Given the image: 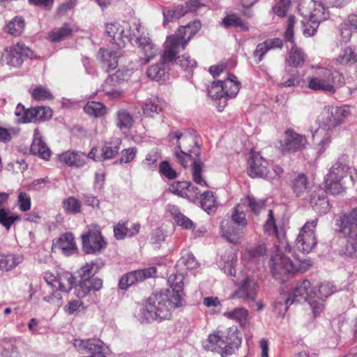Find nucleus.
<instances>
[{"label":"nucleus","instance_id":"obj_1","mask_svg":"<svg viewBox=\"0 0 357 357\" xmlns=\"http://www.w3.org/2000/svg\"><path fill=\"white\" fill-rule=\"evenodd\" d=\"M242 344L241 333L236 326L218 328L210 333L203 342V348L207 351L227 357L234 354Z\"/></svg>","mask_w":357,"mask_h":357},{"label":"nucleus","instance_id":"obj_2","mask_svg":"<svg viewBox=\"0 0 357 357\" xmlns=\"http://www.w3.org/2000/svg\"><path fill=\"white\" fill-rule=\"evenodd\" d=\"M181 305V298L177 294H156L147 299L142 314L146 322H160L170 319L172 311Z\"/></svg>","mask_w":357,"mask_h":357},{"label":"nucleus","instance_id":"obj_3","mask_svg":"<svg viewBox=\"0 0 357 357\" xmlns=\"http://www.w3.org/2000/svg\"><path fill=\"white\" fill-rule=\"evenodd\" d=\"M169 137L170 140L176 139V146L174 149V155L184 168L189 165L193 158H199L201 146L192 135L172 132L169 133Z\"/></svg>","mask_w":357,"mask_h":357},{"label":"nucleus","instance_id":"obj_4","mask_svg":"<svg viewBox=\"0 0 357 357\" xmlns=\"http://www.w3.org/2000/svg\"><path fill=\"white\" fill-rule=\"evenodd\" d=\"M306 80L309 89L330 94H334L337 89L344 84L342 74L333 73L331 70L322 67H318L315 74L307 77Z\"/></svg>","mask_w":357,"mask_h":357},{"label":"nucleus","instance_id":"obj_5","mask_svg":"<svg viewBox=\"0 0 357 357\" xmlns=\"http://www.w3.org/2000/svg\"><path fill=\"white\" fill-rule=\"evenodd\" d=\"M248 225V221L243 207L237 204L233 210L231 219H224L220 223L221 236L229 243L237 245L241 243L243 230Z\"/></svg>","mask_w":357,"mask_h":357},{"label":"nucleus","instance_id":"obj_6","mask_svg":"<svg viewBox=\"0 0 357 357\" xmlns=\"http://www.w3.org/2000/svg\"><path fill=\"white\" fill-rule=\"evenodd\" d=\"M277 252L271 259V271L275 279L284 282L294 275V261L283 254V251L291 252V248L287 241H282L275 245Z\"/></svg>","mask_w":357,"mask_h":357},{"label":"nucleus","instance_id":"obj_7","mask_svg":"<svg viewBox=\"0 0 357 357\" xmlns=\"http://www.w3.org/2000/svg\"><path fill=\"white\" fill-rule=\"evenodd\" d=\"M336 225L340 232L351 239L357 241V208L352 209L349 213L340 215L336 220ZM341 255L349 257L357 256V243L348 242L345 248L340 250Z\"/></svg>","mask_w":357,"mask_h":357},{"label":"nucleus","instance_id":"obj_8","mask_svg":"<svg viewBox=\"0 0 357 357\" xmlns=\"http://www.w3.org/2000/svg\"><path fill=\"white\" fill-rule=\"evenodd\" d=\"M303 8L302 7L300 9L302 15L306 18L303 22V34L305 36H312L317 31L320 22L329 18V13L321 3L313 1L309 3V12L304 10Z\"/></svg>","mask_w":357,"mask_h":357},{"label":"nucleus","instance_id":"obj_9","mask_svg":"<svg viewBox=\"0 0 357 357\" xmlns=\"http://www.w3.org/2000/svg\"><path fill=\"white\" fill-rule=\"evenodd\" d=\"M350 167L344 163L337 162L330 169L325 177V187L327 192L338 195L344 190V179L352 178L349 173Z\"/></svg>","mask_w":357,"mask_h":357},{"label":"nucleus","instance_id":"obj_10","mask_svg":"<svg viewBox=\"0 0 357 357\" xmlns=\"http://www.w3.org/2000/svg\"><path fill=\"white\" fill-rule=\"evenodd\" d=\"M241 82L237 77L231 73L224 80L213 82L208 89L209 96L215 100L224 98V103L227 98H234L239 91Z\"/></svg>","mask_w":357,"mask_h":357},{"label":"nucleus","instance_id":"obj_11","mask_svg":"<svg viewBox=\"0 0 357 357\" xmlns=\"http://www.w3.org/2000/svg\"><path fill=\"white\" fill-rule=\"evenodd\" d=\"M349 113L348 107L325 106L319 117L320 125L325 130H333L341 125Z\"/></svg>","mask_w":357,"mask_h":357},{"label":"nucleus","instance_id":"obj_12","mask_svg":"<svg viewBox=\"0 0 357 357\" xmlns=\"http://www.w3.org/2000/svg\"><path fill=\"white\" fill-rule=\"evenodd\" d=\"M318 223V218L306 222L300 229L296 239L297 249L304 253L310 252L317 245V239L315 229Z\"/></svg>","mask_w":357,"mask_h":357},{"label":"nucleus","instance_id":"obj_13","mask_svg":"<svg viewBox=\"0 0 357 357\" xmlns=\"http://www.w3.org/2000/svg\"><path fill=\"white\" fill-rule=\"evenodd\" d=\"M33 56V52L24 43L18 42L5 48L2 61L10 67L18 68L22 65L24 59Z\"/></svg>","mask_w":357,"mask_h":357},{"label":"nucleus","instance_id":"obj_14","mask_svg":"<svg viewBox=\"0 0 357 357\" xmlns=\"http://www.w3.org/2000/svg\"><path fill=\"white\" fill-rule=\"evenodd\" d=\"M316 293L312 287L311 282L304 279L298 281L295 287L292 289L291 293L289 294L288 297H282L286 304L291 302V304L294 303H299L301 301H307L310 303V300L314 301Z\"/></svg>","mask_w":357,"mask_h":357},{"label":"nucleus","instance_id":"obj_15","mask_svg":"<svg viewBox=\"0 0 357 357\" xmlns=\"http://www.w3.org/2000/svg\"><path fill=\"white\" fill-rule=\"evenodd\" d=\"M306 142L307 140L304 135L289 128L285 131L284 139L280 142L279 149L283 154L295 153L304 149Z\"/></svg>","mask_w":357,"mask_h":357},{"label":"nucleus","instance_id":"obj_16","mask_svg":"<svg viewBox=\"0 0 357 357\" xmlns=\"http://www.w3.org/2000/svg\"><path fill=\"white\" fill-rule=\"evenodd\" d=\"M130 31V25L125 21L121 24L119 22L109 23L105 26L107 34L119 47L124 46L127 41L130 42L132 40Z\"/></svg>","mask_w":357,"mask_h":357},{"label":"nucleus","instance_id":"obj_17","mask_svg":"<svg viewBox=\"0 0 357 357\" xmlns=\"http://www.w3.org/2000/svg\"><path fill=\"white\" fill-rule=\"evenodd\" d=\"M157 269L155 267H149L131 271L124 275L119 282V287L121 289H127L131 285L142 282L146 279L155 276Z\"/></svg>","mask_w":357,"mask_h":357},{"label":"nucleus","instance_id":"obj_18","mask_svg":"<svg viewBox=\"0 0 357 357\" xmlns=\"http://www.w3.org/2000/svg\"><path fill=\"white\" fill-rule=\"evenodd\" d=\"M169 190L173 194L186 198L191 202L197 200L200 195V190L197 187L185 181L172 183L169 187Z\"/></svg>","mask_w":357,"mask_h":357},{"label":"nucleus","instance_id":"obj_19","mask_svg":"<svg viewBox=\"0 0 357 357\" xmlns=\"http://www.w3.org/2000/svg\"><path fill=\"white\" fill-rule=\"evenodd\" d=\"M176 36L167 37L165 43V49L161 56L160 61L163 64L169 65L173 63L176 60V54L181 51L185 49V43L181 42Z\"/></svg>","mask_w":357,"mask_h":357},{"label":"nucleus","instance_id":"obj_20","mask_svg":"<svg viewBox=\"0 0 357 357\" xmlns=\"http://www.w3.org/2000/svg\"><path fill=\"white\" fill-rule=\"evenodd\" d=\"M335 291V287L329 282L320 284L319 295H315L314 301L310 300V305L314 317H318L324 310V298H328Z\"/></svg>","mask_w":357,"mask_h":357},{"label":"nucleus","instance_id":"obj_21","mask_svg":"<svg viewBox=\"0 0 357 357\" xmlns=\"http://www.w3.org/2000/svg\"><path fill=\"white\" fill-rule=\"evenodd\" d=\"M89 158V154L82 151H67L58 155V160L61 163L71 167L84 166Z\"/></svg>","mask_w":357,"mask_h":357},{"label":"nucleus","instance_id":"obj_22","mask_svg":"<svg viewBox=\"0 0 357 357\" xmlns=\"http://www.w3.org/2000/svg\"><path fill=\"white\" fill-rule=\"evenodd\" d=\"M54 248L61 250L65 255H71L78 250L74 235L71 232H65L59 238L54 239L52 249Z\"/></svg>","mask_w":357,"mask_h":357},{"label":"nucleus","instance_id":"obj_23","mask_svg":"<svg viewBox=\"0 0 357 357\" xmlns=\"http://www.w3.org/2000/svg\"><path fill=\"white\" fill-rule=\"evenodd\" d=\"M249 175L252 177L266 178L268 172V162L259 153H253L249 160Z\"/></svg>","mask_w":357,"mask_h":357},{"label":"nucleus","instance_id":"obj_24","mask_svg":"<svg viewBox=\"0 0 357 357\" xmlns=\"http://www.w3.org/2000/svg\"><path fill=\"white\" fill-rule=\"evenodd\" d=\"M257 293V284L250 278H245L241 286L231 296L232 298H241L243 300H252L255 298Z\"/></svg>","mask_w":357,"mask_h":357},{"label":"nucleus","instance_id":"obj_25","mask_svg":"<svg viewBox=\"0 0 357 357\" xmlns=\"http://www.w3.org/2000/svg\"><path fill=\"white\" fill-rule=\"evenodd\" d=\"M137 43L143 56H140L142 65H146L151 59H154L157 54V48L151 42L149 38L140 36L137 38Z\"/></svg>","mask_w":357,"mask_h":357},{"label":"nucleus","instance_id":"obj_26","mask_svg":"<svg viewBox=\"0 0 357 357\" xmlns=\"http://www.w3.org/2000/svg\"><path fill=\"white\" fill-rule=\"evenodd\" d=\"M78 282L75 287V294L78 298L86 296L89 293V265L86 264L78 271Z\"/></svg>","mask_w":357,"mask_h":357},{"label":"nucleus","instance_id":"obj_27","mask_svg":"<svg viewBox=\"0 0 357 357\" xmlns=\"http://www.w3.org/2000/svg\"><path fill=\"white\" fill-rule=\"evenodd\" d=\"M201 27V22L199 20H195L186 26H181L172 36H176L179 40H181L182 44L185 43L186 47L190 40L200 30Z\"/></svg>","mask_w":357,"mask_h":357},{"label":"nucleus","instance_id":"obj_28","mask_svg":"<svg viewBox=\"0 0 357 357\" xmlns=\"http://www.w3.org/2000/svg\"><path fill=\"white\" fill-rule=\"evenodd\" d=\"M306 59L307 54L304 51L296 44H294L287 52L285 62L288 66L298 68L304 66Z\"/></svg>","mask_w":357,"mask_h":357},{"label":"nucleus","instance_id":"obj_29","mask_svg":"<svg viewBox=\"0 0 357 357\" xmlns=\"http://www.w3.org/2000/svg\"><path fill=\"white\" fill-rule=\"evenodd\" d=\"M163 109V102L157 97L146 99L142 106L145 117L155 118Z\"/></svg>","mask_w":357,"mask_h":357},{"label":"nucleus","instance_id":"obj_30","mask_svg":"<svg viewBox=\"0 0 357 357\" xmlns=\"http://www.w3.org/2000/svg\"><path fill=\"white\" fill-rule=\"evenodd\" d=\"M334 63L340 66H351L357 63V49L351 47L342 49L334 59Z\"/></svg>","mask_w":357,"mask_h":357},{"label":"nucleus","instance_id":"obj_31","mask_svg":"<svg viewBox=\"0 0 357 357\" xmlns=\"http://www.w3.org/2000/svg\"><path fill=\"white\" fill-rule=\"evenodd\" d=\"M107 245L100 228L97 225L93 226L91 228V253L100 252L106 248Z\"/></svg>","mask_w":357,"mask_h":357},{"label":"nucleus","instance_id":"obj_32","mask_svg":"<svg viewBox=\"0 0 357 357\" xmlns=\"http://www.w3.org/2000/svg\"><path fill=\"white\" fill-rule=\"evenodd\" d=\"M98 56L101 59L102 65L107 70H113L118 66V58L120 57L121 54L117 51L101 48L99 50Z\"/></svg>","mask_w":357,"mask_h":357},{"label":"nucleus","instance_id":"obj_33","mask_svg":"<svg viewBox=\"0 0 357 357\" xmlns=\"http://www.w3.org/2000/svg\"><path fill=\"white\" fill-rule=\"evenodd\" d=\"M223 316L238 323L245 327L249 321V311L245 307H236L232 310L223 313Z\"/></svg>","mask_w":357,"mask_h":357},{"label":"nucleus","instance_id":"obj_34","mask_svg":"<svg viewBox=\"0 0 357 357\" xmlns=\"http://www.w3.org/2000/svg\"><path fill=\"white\" fill-rule=\"evenodd\" d=\"M30 151L33 155H38L45 160H48L51 155V151L46 144L40 137L36 136L31 143Z\"/></svg>","mask_w":357,"mask_h":357},{"label":"nucleus","instance_id":"obj_35","mask_svg":"<svg viewBox=\"0 0 357 357\" xmlns=\"http://www.w3.org/2000/svg\"><path fill=\"white\" fill-rule=\"evenodd\" d=\"M190 163L192 164V176L193 181L202 187H208L206 181L202 176L204 163L199 158H195Z\"/></svg>","mask_w":357,"mask_h":357},{"label":"nucleus","instance_id":"obj_36","mask_svg":"<svg viewBox=\"0 0 357 357\" xmlns=\"http://www.w3.org/2000/svg\"><path fill=\"white\" fill-rule=\"evenodd\" d=\"M57 289L63 292H69L75 281V277L68 271H63L58 274Z\"/></svg>","mask_w":357,"mask_h":357},{"label":"nucleus","instance_id":"obj_37","mask_svg":"<svg viewBox=\"0 0 357 357\" xmlns=\"http://www.w3.org/2000/svg\"><path fill=\"white\" fill-rule=\"evenodd\" d=\"M200 204L202 208L208 214L215 211L217 208V200L214 194L211 191H205L200 193Z\"/></svg>","mask_w":357,"mask_h":357},{"label":"nucleus","instance_id":"obj_38","mask_svg":"<svg viewBox=\"0 0 357 357\" xmlns=\"http://www.w3.org/2000/svg\"><path fill=\"white\" fill-rule=\"evenodd\" d=\"M186 14V10L183 8V5L179 4L163 10V24L167 25L171 22L178 20Z\"/></svg>","mask_w":357,"mask_h":357},{"label":"nucleus","instance_id":"obj_39","mask_svg":"<svg viewBox=\"0 0 357 357\" xmlns=\"http://www.w3.org/2000/svg\"><path fill=\"white\" fill-rule=\"evenodd\" d=\"M264 231L268 233V234H272L275 235L277 239L278 240V243H280L282 241H287L285 240L284 234H280L278 231V228L276 225L275 220L274 219L273 212L271 209L268 211V218L264 225Z\"/></svg>","mask_w":357,"mask_h":357},{"label":"nucleus","instance_id":"obj_40","mask_svg":"<svg viewBox=\"0 0 357 357\" xmlns=\"http://www.w3.org/2000/svg\"><path fill=\"white\" fill-rule=\"evenodd\" d=\"M310 198V205L320 213H326L329 210V202L323 192Z\"/></svg>","mask_w":357,"mask_h":357},{"label":"nucleus","instance_id":"obj_41","mask_svg":"<svg viewBox=\"0 0 357 357\" xmlns=\"http://www.w3.org/2000/svg\"><path fill=\"white\" fill-rule=\"evenodd\" d=\"M25 27V22L22 17L16 16L6 26V32L13 36H20Z\"/></svg>","mask_w":357,"mask_h":357},{"label":"nucleus","instance_id":"obj_42","mask_svg":"<svg viewBox=\"0 0 357 357\" xmlns=\"http://www.w3.org/2000/svg\"><path fill=\"white\" fill-rule=\"evenodd\" d=\"M184 276L182 274H173L168 278V282L172 288L171 291H167V294L172 296L177 294L181 298L180 292L183 291Z\"/></svg>","mask_w":357,"mask_h":357},{"label":"nucleus","instance_id":"obj_43","mask_svg":"<svg viewBox=\"0 0 357 357\" xmlns=\"http://www.w3.org/2000/svg\"><path fill=\"white\" fill-rule=\"evenodd\" d=\"M121 141L119 139L116 143L106 144L102 147L101 155L98 157L100 160H106L113 158L117 155L120 150Z\"/></svg>","mask_w":357,"mask_h":357},{"label":"nucleus","instance_id":"obj_44","mask_svg":"<svg viewBox=\"0 0 357 357\" xmlns=\"http://www.w3.org/2000/svg\"><path fill=\"white\" fill-rule=\"evenodd\" d=\"M167 65L160 63L152 65L146 71V75L152 80L160 81L163 79L167 73Z\"/></svg>","mask_w":357,"mask_h":357},{"label":"nucleus","instance_id":"obj_45","mask_svg":"<svg viewBox=\"0 0 357 357\" xmlns=\"http://www.w3.org/2000/svg\"><path fill=\"white\" fill-rule=\"evenodd\" d=\"M20 220L21 217L19 215L13 214L5 208H0V224L7 230H9L15 222Z\"/></svg>","mask_w":357,"mask_h":357},{"label":"nucleus","instance_id":"obj_46","mask_svg":"<svg viewBox=\"0 0 357 357\" xmlns=\"http://www.w3.org/2000/svg\"><path fill=\"white\" fill-rule=\"evenodd\" d=\"M293 190L297 197H302L307 192V179L305 174H298L294 180Z\"/></svg>","mask_w":357,"mask_h":357},{"label":"nucleus","instance_id":"obj_47","mask_svg":"<svg viewBox=\"0 0 357 357\" xmlns=\"http://www.w3.org/2000/svg\"><path fill=\"white\" fill-rule=\"evenodd\" d=\"M169 212L178 225H180L185 229H191L192 227V221L182 214L179 211L178 207L176 206H171L169 207Z\"/></svg>","mask_w":357,"mask_h":357},{"label":"nucleus","instance_id":"obj_48","mask_svg":"<svg viewBox=\"0 0 357 357\" xmlns=\"http://www.w3.org/2000/svg\"><path fill=\"white\" fill-rule=\"evenodd\" d=\"M116 115V125L121 130H129L132 126L133 117L126 109H120Z\"/></svg>","mask_w":357,"mask_h":357},{"label":"nucleus","instance_id":"obj_49","mask_svg":"<svg viewBox=\"0 0 357 357\" xmlns=\"http://www.w3.org/2000/svg\"><path fill=\"white\" fill-rule=\"evenodd\" d=\"M64 211L68 214L75 215L82 211L81 202L74 197H69L62 202Z\"/></svg>","mask_w":357,"mask_h":357},{"label":"nucleus","instance_id":"obj_50","mask_svg":"<svg viewBox=\"0 0 357 357\" xmlns=\"http://www.w3.org/2000/svg\"><path fill=\"white\" fill-rule=\"evenodd\" d=\"M72 29L67 24L60 28H56L49 33L52 42L57 43L63 40L72 34Z\"/></svg>","mask_w":357,"mask_h":357},{"label":"nucleus","instance_id":"obj_51","mask_svg":"<svg viewBox=\"0 0 357 357\" xmlns=\"http://www.w3.org/2000/svg\"><path fill=\"white\" fill-rule=\"evenodd\" d=\"M266 252V249L263 245H258L246 249L243 255L245 260L249 261H257L261 257H263Z\"/></svg>","mask_w":357,"mask_h":357},{"label":"nucleus","instance_id":"obj_52","mask_svg":"<svg viewBox=\"0 0 357 357\" xmlns=\"http://www.w3.org/2000/svg\"><path fill=\"white\" fill-rule=\"evenodd\" d=\"M20 262V259L12 254L0 253V269L8 271Z\"/></svg>","mask_w":357,"mask_h":357},{"label":"nucleus","instance_id":"obj_53","mask_svg":"<svg viewBox=\"0 0 357 357\" xmlns=\"http://www.w3.org/2000/svg\"><path fill=\"white\" fill-rule=\"evenodd\" d=\"M111 80L112 75L107 77L102 85L103 91L107 94L114 96H119L122 93V90L120 86L121 83L119 80H112V82H111Z\"/></svg>","mask_w":357,"mask_h":357},{"label":"nucleus","instance_id":"obj_54","mask_svg":"<svg viewBox=\"0 0 357 357\" xmlns=\"http://www.w3.org/2000/svg\"><path fill=\"white\" fill-rule=\"evenodd\" d=\"M246 201L250 211L255 215L259 214L266 206V200L257 199L252 195H248L246 197Z\"/></svg>","mask_w":357,"mask_h":357},{"label":"nucleus","instance_id":"obj_55","mask_svg":"<svg viewBox=\"0 0 357 357\" xmlns=\"http://www.w3.org/2000/svg\"><path fill=\"white\" fill-rule=\"evenodd\" d=\"M17 204L20 211H29L31 207V196L25 192H20L17 195Z\"/></svg>","mask_w":357,"mask_h":357},{"label":"nucleus","instance_id":"obj_56","mask_svg":"<svg viewBox=\"0 0 357 357\" xmlns=\"http://www.w3.org/2000/svg\"><path fill=\"white\" fill-rule=\"evenodd\" d=\"M107 113V107L100 102L91 101V116L104 119Z\"/></svg>","mask_w":357,"mask_h":357},{"label":"nucleus","instance_id":"obj_57","mask_svg":"<svg viewBox=\"0 0 357 357\" xmlns=\"http://www.w3.org/2000/svg\"><path fill=\"white\" fill-rule=\"evenodd\" d=\"M291 3V0H279L273 6V10L277 16L284 17L287 15Z\"/></svg>","mask_w":357,"mask_h":357},{"label":"nucleus","instance_id":"obj_58","mask_svg":"<svg viewBox=\"0 0 357 357\" xmlns=\"http://www.w3.org/2000/svg\"><path fill=\"white\" fill-rule=\"evenodd\" d=\"M296 24V18L294 15H290L288 17L287 20V25L286 30L284 31V38L287 41H289L291 43V45L294 44H296L295 40H294V28Z\"/></svg>","mask_w":357,"mask_h":357},{"label":"nucleus","instance_id":"obj_59","mask_svg":"<svg viewBox=\"0 0 357 357\" xmlns=\"http://www.w3.org/2000/svg\"><path fill=\"white\" fill-rule=\"evenodd\" d=\"M91 357H106L104 344L100 340L91 341Z\"/></svg>","mask_w":357,"mask_h":357},{"label":"nucleus","instance_id":"obj_60","mask_svg":"<svg viewBox=\"0 0 357 357\" xmlns=\"http://www.w3.org/2000/svg\"><path fill=\"white\" fill-rule=\"evenodd\" d=\"M137 154V149L131 147L125 149L121 151V155L119 160H116L114 164H122L131 162L135 158Z\"/></svg>","mask_w":357,"mask_h":357},{"label":"nucleus","instance_id":"obj_61","mask_svg":"<svg viewBox=\"0 0 357 357\" xmlns=\"http://www.w3.org/2000/svg\"><path fill=\"white\" fill-rule=\"evenodd\" d=\"M159 172L162 176L167 178L168 179L172 180L177 177V173L170 166L169 162L165 160L162 161L159 165Z\"/></svg>","mask_w":357,"mask_h":357},{"label":"nucleus","instance_id":"obj_62","mask_svg":"<svg viewBox=\"0 0 357 357\" xmlns=\"http://www.w3.org/2000/svg\"><path fill=\"white\" fill-rule=\"evenodd\" d=\"M179 262L183 266H185L187 269L190 270L195 269L199 266L197 260L196 259L193 254L191 252H187L185 255H183L181 257Z\"/></svg>","mask_w":357,"mask_h":357},{"label":"nucleus","instance_id":"obj_63","mask_svg":"<svg viewBox=\"0 0 357 357\" xmlns=\"http://www.w3.org/2000/svg\"><path fill=\"white\" fill-rule=\"evenodd\" d=\"M128 222H119L114 226V236L117 240L124 239L129 237Z\"/></svg>","mask_w":357,"mask_h":357},{"label":"nucleus","instance_id":"obj_64","mask_svg":"<svg viewBox=\"0 0 357 357\" xmlns=\"http://www.w3.org/2000/svg\"><path fill=\"white\" fill-rule=\"evenodd\" d=\"M177 63L185 70H192L197 66V61L188 54L178 56L177 58Z\"/></svg>","mask_w":357,"mask_h":357}]
</instances>
